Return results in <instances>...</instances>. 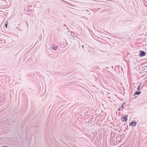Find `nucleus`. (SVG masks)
Segmentation results:
<instances>
[{
	"mask_svg": "<svg viewBox=\"0 0 147 147\" xmlns=\"http://www.w3.org/2000/svg\"><path fill=\"white\" fill-rule=\"evenodd\" d=\"M120 108L118 109V111H120Z\"/></svg>",
	"mask_w": 147,
	"mask_h": 147,
	"instance_id": "nucleus-10",
	"label": "nucleus"
},
{
	"mask_svg": "<svg viewBox=\"0 0 147 147\" xmlns=\"http://www.w3.org/2000/svg\"><path fill=\"white\" fill-rule=\"evenodd\" d=\"M141 93V91H138L137 92V91H136L134 95H135L136 94H137L138 95L140 94Z\"/></svg>",
	"mask_w": 147,
	"mask_h": 147,
	"instance_id": "nucleus-4",
	"label": "nucleus"
},
{
	"mask_svg": "<svg viewBox=\"0 0 147 147\" xmlns=\"http://www.w3.org/2000/svg\"><path fill=\"white\" fill-rule=\"evenodd\" d=\"M140 53L139 54V55L141 57L144 56L145 55V53L144 51H140Z\"/></svg>",
	"mask_w": 147,
	"mask_h": 147,
	"instance_id": "nucleus-3",
	"label": "nucleus"
},
{
	"mask_svg": "<svg viewBox=\"0 0 147 147\" xmlns=\"http://www.w3.org/2000/svg\"><path fill=\"white\" fill-rule=\"evenodd\" d=\"M7 23L8 22H7V23L5 24V26L6 27V28H7Z\"/></svg>",
	"mask_w": 147,
	"mask_h": 147,
	"instance_id": "nucleus-7",
	"label": "nucleus"
},
{
	"mask_svg": "<svg viewBox=\"0 0 147 147\" xmlns=\"http://www.w3.org/2000/svg\"><path fill=\"white\" fill-rule=\"evenodd\" d=\"M2 147H9L8 146H3Z\"/></svg>",
	"mask_w": 147,
	"mask_h": 147,
	"instance_id": "nucleus-9",
	"label": "nucleus"
},
{
	"mask_svg": "<svg viewBox=\"0 0 147 147\" xmlns=\"http://www.w3.org/2000/svg\"><path fill=\"white\" fill-rule=\"evenodd\" d=\"M125 104V103H123V104L121 106V107L122 108H123V106H124V105Z\"/></svg>",
	"mask_w": 147,
	"mask_h": 147,
	"instance_id": "nucleus-8",
	"label": "nucleus"
},
{
	"mask_svg": "<svg viewBox=\"0 0 147 147\" xmlns=\"http://www.w3.org/2000/svg\"><path fill=\"white\" fill-rule=\"evenodd\" d=\"M128 116L127 115L123 116L121 117V119L123 122H126L127 120Z\"/></svg>",
	"mask_w": 147,
	"mask_h": 147,
	"instance_id": "nucleus-1",
	"label": "nucleus"
},
{
	"mask_svg": "<svg viewBox=\"0 0 147 147\" xmlns=\"http://www.w3.org/2000/svg\"><path fill=\"white\" fill-rule=\"evenodd\" d=\"M82 47H84V45H82Z\"/></svg>",
	"mask_w": 147,
	"mask_h": 147,
	"instance_id": "nucleus-11",
	"label": "nucleus"
},
{
	"mask_svg": "<svg viewBox=\"0 0 147 147\" xmlns=\"http://www.w3.org/2000/svg\"><path fill=\"white\" fill-rule=\"evenodd\" d=\"M137 124L136 122L135 121H132L130 123V125L131 126H135Z\"/></svg>",
	"mask_w": 147,
	"mask_h": 147,
	"instance_id": "nucleus-2",
	"label": "nucleus"
},
{
	"mask_svg": "<svg viewBox=\"0 0 147 147\" xmlns=\"http://www.w3.org/2000/svg\"><path fill=\"white\" fill-rule=\"evenodd\" d=\"M57 49V47H54L52 48V49L54 50H56Z\"/></svg>",
	"mask_w": 147,
	"mask_h": 147,
	"instance_id": "nucleus-5",
	"label": "nucleus"
},
{
	"mask_svg": "<svg viewBox=\"0 0 147 147\" xmlns=\"http://www.w3.org/2000/svg\"><path fill=\"white\" fill-rule=\"evenodd\" d=\"M140 85L138 87V88H137V90H140Z\"/></svg>",
	"mask_w": 147,
	"mask_h": 147,
	"instance_id": "nucleus-6",
	"label": "nucleus"
}]
</instances>
